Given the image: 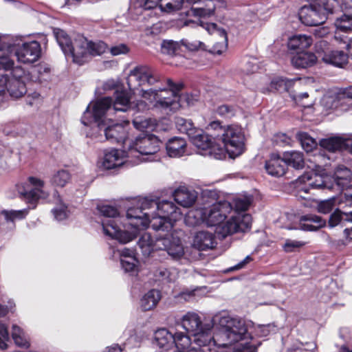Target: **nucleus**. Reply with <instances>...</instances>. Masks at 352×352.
Here are the masks:
<instances>
[{
    "label": "nucleus",
    "instance_id": "36",
    "mask_svg": "<svg viewBox=\"0 0 352 352\" xmlns=\"http://www.w3.org/2000/svg\"><path fill=\"white\" fill-rule=\"evenodd\" d=\"M12 48V46H6L0 43V67L9 69L13 67L14 60L11 58Z\"/></svg>",
    "mask_w": 352,
    "mask_h": 352
},
{
    "label": "nucleus",
    "instance_id": "56",
    "mask_svg": "<svg viewBox=\"0 0 352 352\" xmlns=\"http://www.w3.org/2000/svg\"><path fill=\"white\" fill-rule=\"evenodd\" d=\"M138 204L140 205L139 209L142 212L146 209H156L157 206V202L156 201L146 198L139 200Z\"/></svg>",
    "mask_w": 352,
    "mask_h": 352
},
{
    "label": "nucleus",
    "instance_id": "9",
    "mask_svg": "<svg viewBox=\"0 0 352 352\" xmlns=\"http://www.w3.org/2000/svg\"><path fill=\"white\" fill-rule=\"evenodd\" d=\"M115 112L114 111L107 110L104 115L102 116L100 120L96 121L93 118V107L91 109L90 106H88L86 111L84 112L81 121L85 126L89 125L93 122L97 123L98 128H104L107 140L112 142L124 143L126 140L127 134L124 126L119 124L112 126L109 125L111 119L107 118V116Z\"/></svg>",
    "mask_w": 352,
    "mask_h": 352
},
{
    "label": "nucleus",
    "instance_id": "61",
    "mask_svg": "<svg viewBox=\"0 0 352 352\" xmlns=\"http://www.w3.org/2000/svg\"><path fill=\"white\" fill-rule=\"evenodd\" d=\"M309 95L307 93L298 94L293 96V99L299 105L304 107H309L312 105V102H303V99H308Z\"/></svg>",
    "mask_w": 352,
    "mask_h": 352
},
{
    "label": "nucleus",
    "instance_id": "11",
    "mask_svg": "<svg viewBox=\"0 0 352 352\" xmlns=\"http://www.w3.org/2000/svg\"><path fill=\"white\" fill-rule=\"evenodd\" d=\"M180 323L184 329L193 335L195 344L201 347H206L212 344L210 329H204L201 318L197 313L192 311L186 313L181 318Z\"/></svg>",
    "mask_w": 352,
    "mask_h": 352
},
{
    "label": "nucleus",
    "instance_id": "51",
    "mask_svg": "<svg viewBox=\"0 0 352 352\" xmlns=\"http://www.w3.org/2000/svg\"><path fill=\"white\" fill-rule=\"evenodd\" d=\"M305 244V242L301 241L287 239L283 245V248L286 252H292L302 248Z\"/></svg>",
    "mask_w": 352,
    "mask_h": 352
},
{
    "label": "nucleus",
    "instance_id": "20",
    "mask_svg": "<svg viewBox=\"0 0 352 352\" xmlns=\"http://www.w3.org/2000/svg\"><path fill=\"white\" fill-rule=\"evenodd\" d=\"M54 34L64 54L66 56H72L74 62H75L76 48V38L72 41L67 32L58 28L54 30Z\"/></svg>",
    "mask_w": 352,
    "mask_h": 352
},
{
    "label": "nucleus",
    "instance_id": "49",
    "mask_svg": "<svg viewBox=\"0 0 352 352\" xmlns=\"http://www.w3.org/2000/svg\"><path fill=\"white\" fill-rule=\"evenodd\" d=\"M336 198L321 201L318 204L317 210L319 212L327 214L330 212L336 205Z\"/></svg>",
    "mask_w": 352,
    "mask_h": 352
},
{
    "label": "nucleus",
    "instance_id": "33",
    "mask_svg": "<svg viewBox=\"0 0 352 352\" xmlns=\"http://www.w3.org/2000/svg\"><path fill=\"white\" fill-rule=\"evenodd\" d=\"M349 55L342 51L334 50L325 54L322 60L327 63L332 64L337 67H342L346 64Z\"/></svg>",
    "mask_w": 352,
    "mask_h": 352
},
{
    "label": "nucleus",
    "instance_id": "35",
    "mask_svg": "<svg viewBox=\"0 0 352 352\" xmlns=\"http://www.w3.org/2000/svg\"><path fill=\"white\" fill-rule=\"evenodd\" d=\"M342 221L352 222V211L338 209L331 214L329 220V225L333 228L338 226Z\"/></svg>",
    "mask_w": 352,
    "mask_h": 352
},
{
    "label": "nucleus",
    "instance_id": "30",
    "mask_svg": "<svg viewBox=\"0 0 352 352\" xmlns=\"http://www.w3.org/2000/svg\"><path fill=\"white\" fill-rule=\"evenodd\" d=\"M351 177V173L349 168L339 166L335 171L334 177L332 178L334 187L336 186L338 190H341L350 182Z\"/></svg>",
    "mask_w": 352,
    "mask_h": 352
},
{
    "label": "nucleus",
    "instance_id": "54",
    "mask_svg": "<svg viewBox=\"0 0 352 352\" xmlns=\"http://www.w3.org/2000/svg\"><path fill=\"white\" fill-rule=\"evenodd\" d=\"M341 210H348L352 211V192H346L344 197L339 201Z\"/></svg>",
    "mask_w": 352,
    "mask_h": 352
},
{
    "label": "nucleus",
    "instance_id": "4",
    "mask_svg": "<svg viewBox=\"0 0 352 352\" xmlns=\"http://www.w3.org/2000/svg\"><path fill=\"white\" fill-rule=\"evenodd\" d=\"M253 201L252 196L238 195L233 198L232 210L236 214L232 215L223 226L217 228L218 235L225 238L236 232H245L249 230L252 225V217L249 214H241L249 209Z\"/></svg>",
    "mask_w": 352,
    "mask_h": 352
},
{
    "label": "nucleus",
    "instance_id": "64",
    "mask_svg": "<svg viewBox=\"0 0 352 352\" xmlns=\"http://www.w3.org/2000/svg\"><path fill=\"white\" fill-rule=\"evenodd\" d=\"M129 52V47L125 44H119L111 48V53L113 56L126 54Z\"/></svg>",
    "mask_w": 352,
    "mask_h": 352
},
{
    "label": "nucleus",
    "instance_id": "42",
    "mask_svg": "<svg viewBox=\"0 0 352 352\" xmlns=\"http://www.w3.org/2000/svg\"><path fill=\"white\" fill-rule=\"evenodd\" d=\"M173 338V343H175L178 350L177 352H184V351L188 350L191 345L190 337L182 332L175 333Z\"/></svg>",
    "mask_w": 352,
    "mask_h": 352
},
{
    "label": "nucleus",
    "instance_id": "23",
    "mask_svg": "<svg viewBox=\"0 0 352 352\" xmlns=\"http://www.w3.org/2000/svg\"><path fill=\"white\" fill-rule=\"evenodd\" d=\"M175 200L182 206L190 207L195 202L197 195L195 190H190L185 187L176 189L173 193Z\"/></svg>",
    "mask_w": 352,
    "mask_h": 352
},
{
    "label": "nucleus",
    "instance_id": "13",
    "mask_svg": "<svg viewBox=\"0 0 352 352\" xmlns=\"http://www.w3.org/2000/svg\"><path fill=\"white\" fill-rule=\"evenodd\" d=\"M76 61L82 65L90 56H98L106 52L107 45L102 41L92 42L78 35L76 37Z\"/></svg>",
    "mask_w": 352,
    "mask_h": 352
},
{
    "label": "nucleus",
    "instance_id": "53",
    "mask_svg": "<svg viewBox=\"0 0 352 352\" xmlns=\"http://www.w3.org/2000/svg\"><path fill=\"white\" fill-rule=\"evenodd\" d=\"M26 210H4L2 212L6 220L14 221L23 219L27 214Z\"/></svg>",
    "mask_w": 352,
    "mask_h": 352
},
{
    "label": "nucleus",
    "instance_id": "16",
    "mask_svg": "<svg viewBox=\"0 0 352 352\" xmlns=\"http://www.w3.org/2000/svg\"><path fill=\"white\" fill-rule=\"evenodd\" d=\"M161 142L153 135L140 136L130 145L131 151L140 153L142 157L153 156L160 149Z\"/></svg>",
    "mask_w": 352,
    "mask_h": 352
},
{
    "label": "nucleus",
    "instance_id": "39",
    "mask_svg": "<svg viewBox=\"0 0 352 352\" xmlns=\"http://www.w3.org/2000/svg\"><path fill=\"white\" fill-rule=\"evenodd\" d=\"M175 123L178 130L181 133L187 134L190 138L198 131L190 120L179 117L176 118Z\"/></svg>",
    "mask_w": 352,
    "mask_h": 352
},
{
    "label": "nucleus",
    "instance_id": "32",
    "mask_svg": "<svg viewBox=\"0 0 352 352\" xmlns=\"http://www.w3.org/2000/svg\"><path fill=\"white\" fill-rule=\"evenodd\" d=\"M313 43L311 36L306 34H297L289 38L288 47L290 50H304L309 47Z\"/></svg>",
    "mask_w": 352,
    "mask_h": 352
},
{
    "label": "nucleus",
    "instance_id": "34",
    "mask_svg": "<svg viewBox=\"0 0 352 352\" xmlns=\"http://www.w3.org/2000/svg\"><path fill=\"white\" fill-rule=\"evenodd\" d=\"M161 298L160 292L157 289L148 292L141 300V307L144 311L154 308Z\"/></svg>",
    "mask_w": 352,
    "mask_h": 352
},
{
    "label": "nucleus",
    "instance_id": "3",
    "mask_svg": "<svg viewBox=\"0 0 352 352\" xmlns=\"http://www.w3.org/2000/svg\"><path fill=\"white\" fill-rule=\"evenodd\" d=\"M204 6L193 7L188 11V16H194L198 17V20H186L184 25H200L205 28L208 32L213 35L214 43L210 52L216 54H221L225 52L228 47L227 33L224 30L219 29L214 23H204L200 19H206L214 14L215 10L214 2L212 0H205Z\"/></svg>",
    "mask_w": 352,
    "mask_h": 352
},
{
    "label": "nucleus",
    "instance_id": "14",
    "mask_svg": "<svg viewBox=\"0 0 352 352\" xmlns=\"http://www.w3.org/2000/svg\"><path fill=\"white\" fill-rule=\"evenodd\" d=\"M164 92H167L165 87L156 89H140L136 91L137 96L148 100L150 103L153 104V107L157 109H169L175 111L180 107L175 100H171L170 97H167Z\"/></svg>",
    "mask_w": 352,
    "mask_h": 352
},
{
    "label": "nucleus",
    "instance_id": "1",
    "mask_svg": "<svg viewBox=\"0 0 352 352\" xmlns=\"http://www.w3.org/2000/svg\"><path fill=\"white\" fill-rule=\"evenodd\" d=\"M212 320L221 327L219 331L212 337V344L214 346L228 347L235 342H241L239 346L243 347V350L254 352L261 344L260 341L252 338L250 341L245 340L248 335V328L241 318L221 313L215 315Z\"/></svg>",
    "mask_w": 352,
    "mask_h": 352
},
{
    "label": "nucleus",
    "instance_id": "60",
    "mask_svg": "<svg viewBox=\"0 0 352 352\" xmlns=\"http://www.w3.org/2000/svg\"><path fill=\"white\" fill-rule=\"evenodd\" d=\"M170 245V239L169 238H160L157 239L155 242H153V251L154 250H164L166 251L168 246Z\"/></svg>",
    "mask_w": 352,
    "mask_h": 352
},
{
    "label": "nucleus",
    "instance_id": "15",
    "mask_svg": "<svg viewBox=\"0 0 352 352\" xmlns=\"http://www.w3.org/2000/svg\"><path fill=\"white\" fill-rule=\"evenodd\" d=\"M192 143L199 150L202 155H209L215 159H222L226 151L224 146L214 144L210 135L199 131L191 137Z\"/></svg>",
    "mask_w": 352,
    "mask_h": 352
},
{
    "label": "nucleus",
    "instance_id": "62",
    "mask_svg": "<svg viewBox=\"0 0 352 352\" xmlns=\"http://www.w3.org/2000/svg\"><path fill=\"white\" fill-rule=\"evenodd\" d=\"M274 142L280 146L289 145L292 142V139L285 133H278L274 136Z\"/></svg>",
    "mask_w": 352,
    "mask_h": 352
},
{
    "label": "nucleus",
    "instance_id": "27",
    "mask_svg": "<svg viewBox=\"0 0 352 352\" xmlns=\"http://www.w3.org/2000/svg\"><path fill=\"white\" fill-rule=\"evenodd\" d=\"M186 142L181 138H173L166 144L168 155L171 157H182L186 152Z\"/></svg>",
    "mask_w": 352,
    "mask_h": 352
},
{
    "label": "nucleus",
    "instance_id": "18",
    "mask_svg": "<svg viewBox=\"0 0 352 352\" xmlns=\"http://www.w3.org/2000/svg\"><path fill=\"white\" fill-rule=\"evenodd\" d=\"M41 45L38 42L33 41L23 43L15 52L17 60L23 63H33L38 60L41 56Z\"/></svg>",
    "mask_w": 352,
    "mask_h": 352
},
{
    "label": "nucleus",
    "instance_id": "29",
    "mask_svg": "<svg viewBox=\"0 0 352 352\" xmlns=\"http://www.w3.org/2000/svg\"><path fill=\"white\" fill-rule=\"evenodd\" d=\"M316 59L313 53L301 52L294 55L291 62L296 68H306L313 66L316 63Z\"/></svg>",
    "mask_w": 352,
    "mask_h": 352
},
{
    "label": "nucleus",
    "instance_id": "31",
    "mask_svg": "<svg viewBox=\"0 0 352 352\" xmlns=\"http://www.w3.org/2000/svg\"><path fill=\"white\" fill-rule=\"evenodd\" d=\"M283 159L285 165L290 166L295 169H302L305 166L304 155L300 151H292L285 152Z\"/></svg>",
    "mask_w": 352,
    "mask_h": 352
},
{
    "label": "nucleus",
    "instance_id": "5",
    "mask_svg": "<svg viewBox=\"0 0 352 352\" xmlns=\"http://www.w3.org/2000/svg\"><path fill=\"white\" fill-rule=\"evenodd\" d=\"M129 107L138 111H144L148 109V105L146 101L138 100L130 102L128 94L125 91H119L117 89L115 92L113 103L111 98L106 97L97 100L93 104V118L98 121L102 116L104 115L107 110L125 111Z\"/></svg>",
    "mask_w": 352,
    "mask_h": 352
},
{
    "label": "nucleus",
    "instance_id": "46",
    "mask_svg": "<svg viewBox=\"0 0 352 352\" xmlns=\"http://www.w3.org/2000/svg\"><path fill=\"white\" fill-rule=\"evenodd\" d=\"M338 31L346 32L352 30V18L344 14L335 22Z\"/></svg>",
    "mask_w": 352,
    "mask_h": 352
},
{
    "label": "nucleus",
    "instance_id": "38",
    "mask_svg": "<svg viewBox=\"0 0 352 352\" xmlns=\"http://www.w3.org/2000/svg\"><path fill=\"white\" fill-rule=\"evenodd\" d=\"M72 176L67 170L60 169L54 173L51 182L58 187H64L71 181Z\"/></svg>",
    "mask_w": 352,
    "mask_h": 352
},
{
    "label": "nucleus",
    "instance_id": "63",
    "mask_svg": "<svg viewBox=\"0 0 352 352\" xmlns=\"http://www.w3.org/2000/svg\"><path fill=\"white\" fill-rule=\"evenodd\" d=\"M160 1L161 0H140V6L145 10H150L157 6L160 7Z\"/></svg>",
    "mask_w": 352,
    "mask_h": 352
},
{
    "label": "nucleus",
    "instance_id": "12",
    "mask_svg": "<svg viewBox=\"0 0 352 352\" xmlns=\"http://www.w3.org/2000/svg\"><path fill=\"white\" fill-rule=\"evenodd\" d=\"M161 81L160 76L151 67L139 65L131 69L127 76L126 82L131 94H136L140 87L153 86Z\"/></svg>",
    "mask_w": 352,
    "mask_h": 352
},
{
    "label": "nucleus",
    "instance_id": "8",
    "mask_svg": "<svg viewBox=\"0 0 352 352\" xmlns=\"http://www.w3.org/2000/svg\"><path fill=\"white\" fill-rule=\"evenodd\" d=\"M338 6V0H311L309 5L301 8L299 17L306 25H320L327 21Z\"/></svg>",
    "mask_w": 352,
    "mask_h": 352
},
{
    "label": "nucleus",
    "instance_id": "6",
    "mask_svg": "<svg viewBox=\"0 0 352 352\" xmlns=\"http://www.w3.org/2000/svg\"><path fill=\"white\" fill-rule=\"evenodd\" d=\"M232 211V205L227 201H222L214 204L211 207L207 208H199L190 210L186 217V221L190 226L198 224L200 221L205 223L208 226H217V228L223 225H220L228 214ZM218 234V233H217Z\"/></svg>",
    "mask_w": 352,
    "mask_h": 352
},
{
    "label": "nucleus",
    "instance_id": "7",
    "mask_svg": "<svg viewBox=\"0 0 352 352\" xmlns=\"http://www.w3.org/2000/svg\"><path fill=\"white\" fill-rule=\"evenodd\" d=\"M208 129L214 131L212 135L222 142L230 157L235 158L243 153L244 136L240 129L233 126H221L219 121H214L209 124Z\"/></svg>",
    "mask_w": 352,
    "mask_h": 352
},
{
    "label": "nucleus",
    "instance_id": "50",
    "mask_svg": "<svg viewBox=\"0 0 352 352\" xmlns=\"http://www.w3.org/2000/svg\"><path fill=\"white\" fill-rule=\"evenodd\" d=\"M155 276L162 280H166L168 282L174 281L175 279V272H170L165 267H159L155 272Z\"/></svg>",
    "mask_w": 352,
    "mask_h": 352
},
{
    "label": "nucleus",
    "instance_id": "2",
    "mask_svg": "<svg viewBox=\"0 0 352 352\" xmlns=\"http://www.w3.org/2000/svg\"><path fill=\"white\" fill-rule=\"evenodd\" d=\"M126 219L129 222L123 224V230L116 224L113 219L103 221L104 233L121 243H129L136 236L138 230L144 229L151 224V213L144 212L139 208H130L126 212Z\"/></svg>",
    "mask_w": 352,
    "mask_h": 352
},
{
    "label": "nucleus",
    "instance_id": "45",
    "mask_svg": "<svg viewBox=\"0 0 352 352\" xmlns=\"http://www.w3.org/2000/svg\"><path fill=\"white\" fill-rule=\"evenodd\" d=\"M166 82L168 86V89L166 88L167 89V92H164L163 94H169V96H166L170 97L171 100H174L177 104H179V96L178 93L182 89L183 85L181 83L175 84L170 78L166 79Z\"/></svg>",
    "mask_w": 352,
    "mask_h": 352
},
{
    "label": "nucleus",
    "instance_id": "40",
    "mask_svg": "<svg viewBox=\"0 0 352 352\" xmlns=\"http://www.w3.org/2000/svg\"><path fill=\"white\" fill-rule=\"evenodd\" d=\"M97 208L102 215L107 218L106 219L102 220V223H103V221H105L109 219L115 220V223L116 225H118V222L122 223L120 221L119 212L116 208L109 205H102L98 206Z\"/></svg>",
    "mask_w": 352,
    "mask_h": 352
},
{
    "label": "nucleus",
    "instance_id": "43",
    "mask_svg": "<svg viewBox=\"0 0 352 352\" xmlns=\"http://www.w3.org/2000/svg\"><path fill=\"white\" fill-rule=\"evenodd\" d=\"M184 0H161L160 9L166 13H172L182 9Z\"/></svg>",
    "mask_w": 352,
    "mask_h": 352
},
{
    "label": "nucleus",
    "instance_id": "57",
    "mask_svg": "<svg viewBox=\"0 0 352 352\" xmlns=\"http://www.w3.org/2000/svg\"><path fill=\"white\" fill-rule=\"evenodd\" d=\"M120 263L125 272H132L136 266L134 256H129L127 259L120 258Z\"/></svg>",
    "mask_w": 352,
    "mask_h": 352
},
{
    "label": "nucleus",
    "instance_id": "55",
    "mask_svg": "<svg viewBox=\"0 0 352 352\" xmlns=\"http://www.w3.org/2000/svg\"><path fill=\"white\" fill-rule=\"evenodd\" d=\"M234 108L227 104L221 105L217 109V113L225 118L232 117L234 115Z\"/></svg>",
    "mask_w": 352,
    "mask_h": 352
},
{
    "label": "nucleus",
    "instance_id": "47",
    "mask_svg": "<svg viewBox=\"0 0 352 352\" xmlns=\"http://www.w3.org/2000/svg\"><path fill=\"white\" fill-rule=\"evenodd\" d=\"M166 252L173 258L177 259L183 256L184 248L179 241L173 243L170 241V245L168 246Z\"/></svg>",
    "mask_w": 352,
    "mask_h": 352
},
{
    "label": "nucleus",
    "instance_id": "41",
    "mask_svg": "<svg viewBox=\"0 0 352 352\" xmlns=\"http://www.w3.org/2000/svg\"><path fill=\"white\" fill-rule=\"evenodd\" d=\"M138 246L142 253L148 256L153 251V240L149 233H144L138 241Z\"/></svg>",
    "mask_w": 352,
    "mask_h": 352
},
{
    "label": "nucleus",
    "instance_id": "52",
    "mask_svg": "<svg viewBox=\"0 0 352 352\" xmlns=\"http://www.w3.org/2000/svg\"><path fill=\"white\" fill-rule=\"evenodd\" d=\"M179 48V44L173 41H164L162 43V51L169 55L174 54Z\"/></svg>",
    "mask_w": 352,
    "mask_h": 352
},
{
    "label": "nucleus",
    "instance_id": "21",
    "mask_svg": "<svg viewBox=\"0 0 352 352\" xmlns=\"http://www.w3.org/2000/svg\"><path fill=\"white\" fill-rule=\"evenodd\" d=\"M214 235L208 231L197 232L193 238L192 245L200 251L212 250L216 247Z\"/></svg>",
    "mask_w": 352,
    "mask_h": 352
},
{
    "label": "nucleus",
    "instance_id": "25",
    "mask_svg": "<svg viewBox=\"0 0 352 352\" xmlns=\"http://www.w3.org/2000/svg\"><path fill=\"white\" fill-rule=\"evenodd\" d=\"M325 224V220L316 214H309L300 218V228L305 231H316Z\"/></svg>",
    "mask_w": 352,
    "mask_h": 352
},
{
    "label": "nucleus",
    "instance_id": "48",
    "mask_svg": "<svg viewBox=\"0 0 352 352\" xmlns=\"http://www.w3.org/2000/svg\"><path fill=\"white\" fill-rule=\"evenodd\" d=\"M134 127L140 131L152 129L154 126L153 121L144 118H136L133 121Z\"/></svg>",
    "mask_w": 352,
    "mask_h": 352
},
{
    "label": "nucleus",
    "instance_id": "44",
    "mask_svg": "<svg viewBox=\"0 0 352 352\" xmlns=\"http://www.w3.org/2000/svg\"><path fill=\"white\" fill-rule=\"evenodd\" d=\"M296 138L300 141L302 147L307 151L310 152L317 146L316 140L307 133L299 132Z\"/></svg>",
    "mask_w": 352,
    "mask_h": 352
},
{
    "label": "nucleus",
    "instance_id": "28",
    "mask_svg": "<svg viewBox=\"0 0 352 352\" xmlns=\"http://www.w3.org/2000/svg\"><path fill=\"white\" fill-rule=\"evenodd\" d=\"M173 335L166 329H158L155 333L154 344L160 349L168 351L173 344Z\"/></svg>",
    "mask_w": 352,
    "mask_h": 352
},
{
    "label": "nucleus",
    "instance_id": "10",
    "mask_svg": "<svg viewBox=\"0 0 352 352\" xmlns=\"http://www.w3.org/2000/svg\"><path fill=\"white\" fill-rule=\"evenodd\" d=\"M157 212H151V226L155 230H168L174 222L182 217V212L172 201L163 200L157 202Z\"/></svg>",
    "mask_w": 352,
    "mask_h": 352
},
{
    "label": "nucleus",
    "instance_id": "58",
    "mask_svg": "<svg viewBox=\"0 0 352 352\" xmlns=\"http://www.w3.org/2000/svg\"><path fill=\"white\" fill-rule=\"evenodd\" d=\"M8 339V332L4 324L0 322V350L7 348L6 341Z\"/></svg>",
    "mask_w": 352,
    "mask_h": 352
},
{
    "label": "nucleus",
    "instance_id": "26",
    "mask_svg": "<svg viewBox=\"0 0 352 352\" xmlns=\"http://www.w3.org/2000/svg\"><path fill=\"white\" fill-rule=\"evenodd\" d=\"M124 164L123 152L118 149H111L105 153L102 166L106 169H112Z\"/></svg>",
    "mask_w": 352,
    "mask_h": 352
},
{
    "label": "nucleus",
    "instance_id": "17",
    "mask_svg": "<svg viewBox=\"0 0 352 352\" xmlns=\"http://www.w3.org/2000/svg\"><path fill=\"white\" fill-rule=\"evenodd\" d=\"M8 92L14 98L22 97L27 91L25 85L19 78L9 74H0V96Z\"/></svg>",
    "mask_w": 352,
    "mask_h": 352
},
{
    "label": "nucleus",
    "instance_id": "19",
    "mask_svg": "<svg viewBox=\"0 0 352 352\" xmlns=\"http://www.w3.org/2000/svg\"><path fill=\"white\" fill-rule=\"evenodd\" d=\"M298 182H303L307 186L312 188H334V184L332 182V177L325 174H318L313 173L311 174H306L299 178Z\"/></svg>",
    "mask_w": 352,
    "mask_h": 352
},
{
    "label": "nucleus",
    "instance_id": "37",
    "mask_svg": "<svg viewBox=\"0 0 352 352\" xmlns=\"http://www.w3.org/2000/svg\"><path fill=\"white\" fill-rule=\"evenodd\" d=\"M320 145L330 152H336L344 147V140L339 137L325 138L320 141Z\"/></svg>",
    "mask_w": 352,
    "mask_h": 352
},
{
    "label": "nucleus",
    "instance_id": "22",
    "mask_svg": "<svg viewBox=\"0 0 352 352\" xmlns=\"http://www.w3.org/2000/svg\"><path fill=\"white\" fill-rule=\"evenodd\" d=\"M28 180L35 188L31 190L25 191L21 190L20 187H19L18 191L26 201L34 204L36 200L43 197V192L41 188L44 184L43 181L34 177H29Z\"/></svg>",
    "mask_w": 352,
    "mask_h": 352
},
{
    "label": "nucleus",
    "instance_id": "24",
    "mask_svg": "<svg viewBox=\"0 0 352 352\" xmlns=\"http://www.w3.org/2000/svg\"><path fill=\"white\" fill-rule=\"evenodd\" d=\"M285 164L283 158L278 155L272 154L270 158L266 161L265 170L267 173L274 177H281L285 173Z\"/></svg>",
    "mask_w": 352,
    "mask_h": 352
},
{
    "label": "nucleus",
    "instance_id": "59",
    "mask_svg": "<svg viewBox=\"0 0 352 352\" xmlns=\"http://www.w3.org/2000/svg\"><path fill=\"white\" fill-rule=\"evenodd\" d=\"M182 43L190 51H196L199 49H204V44L199 41H182Z\"/></svg>",
    "mask_w": 352,
    "mask_h": 352
}]
</instances>
